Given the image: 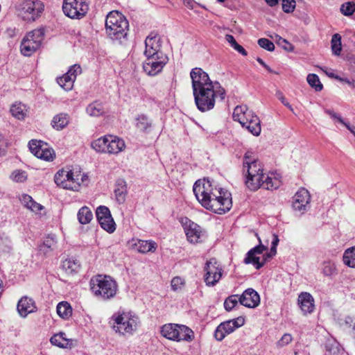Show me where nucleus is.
<instances>
[{"mask_svg": "<svg viewBox=\"0 0 355 355\" xmlns=\"http://www.w3.org/2000/svg\"><path fill=\"white\" fill-rule=\"evenodd\" d=\"M244 318L239 317L234 320H230L223 322H221L216 329L214 331V337L218 340H223L225 337L232 333L237 328L244 324Z\"/></svg>", "mask_w": 355, "mask_h": 355, "instance_id": "4468645a", "label": "nucleus"}, {"mask_svg": "<svg viewBox=\"0 0 355 355\" xmlns=\"http://www.w3.org/2000/svg\"><path fill=\"white\" fill-rule=\"evenodd\" d=\"M258 44L263 49L268 51H272L275 49L274 44L266 38H261L258 40Z\"/></svg>", "mask_w": 355, "mask_h": 355, "instance_id": "603ef678", "label": "nucleus"}, {"mask_svg": "<svg viewBox=\"0 0 355 355\" xmlns=\"http://www.w3.org/2000/svg\"><path fill=\"white\" fill-rule=\"evenodd\" d=\"M239 302L246 307L254 308L260 303L259 295L253 288H248L239 297Z\"/></svg>", "mask_w": 355, "mask_h": 355, "instance_id": "412c9836", "label": "nucleus"}, {"mask_svg": "<svg viewBox=\"0 0 355 355\" xmlns=\"http://www.w3.org/2000/svg\"><path fill=\"white\" fill-rule=\"evenodd\" d=\"M86 112L91 116H100L105 114V109L103 103L96 101L89 104Z\"/></svg>", "mask_w": 355, "mask_h": 355, "instance_id": "c756f323", "label": "nucleus"}, {"mask_svg": "<svg viewBox=\"0 0 355 355\" xmlns=\"http://www.w3.org/2000/svg\"><path fill=\"white\" fill-rule=\"evenodd\" d=\"M225 38L226 40L230 43L231 46L234 48L236 51H238V49H239L240 47L241 46L236 42V40L232 35H226Z\"/></svg>", "mask_w": 355, "mask_h": 355, "instance_id": "680f3d73", "label": "nucleus"}, {"mask_svg": "<svg viewBox=\"0 0 355 355\" xmlns=\"http://www.w3.org/2000/svg\"><path fill=\"white\" fill-rule=\"evenodd\" d=\"M186 220L184 230L188 241L193 243L200 242L203 236L200 227L187 218H186Z\"/></svg>", "mask_w": 355, "mask_h": 355, "instance_id": "aec40b11", "label": "nucleus"}, {"mask_svg": "<svg viewBox=\"0 0 355 355\" xmlns=\"http://www.w3.org/2000/svg\"><path fill=\"white\" fill-rule=\"evenodd\" d=\"M152 121L144 114H140L136 118V127L141 131L146 132L151 127Z\"/></svg>", "mask_w": 355, "mask_h": 355, "instance_id": "ea45409f", "label": "nucleus"}, {"mask_svg": "<svg viewBox=\"0 0 355 355\" xmlns=\"http://www.w3.org/2000/svg\"><path fill=\"white\" fill-rule=\"evenodd\" d=\"M77 217L80 224L86 225L92 220L93 214L89 207L84 206L78 211Z\"/></svg>", "mask_w": 355, "mask_h": 355, "instance_id": "72a5a7b5", "label": "nucleus"}, {"mask_svg": "<svg viewBox=\"0 0 355 355\" xmlns=\"http://www.w3.org/2000/svg\"><path fill=\"white\" fill-rule=\"evenodd\" d=\"M233 119L241 123L254 136H259L261 131V121L257 115L246 105H238L233 112Z\"/></svg>", "mask_w": 355, "mask_h": 355, "instance_id": "39448f33", "label": "nucleus"}, {"mask_svg": "<svg viewBox=\"0 0 355 355\" xmlns=\"http://www.w3.org/2000/svg\"><path fill=\"white\" fill-rule=\"evenodd\" d=\"M67 73L71 76H74L76 79L77 75L81 73V68L80 65L74 64L70 67Z\"/></svg>", "mask_w": 355, "mask_h": 355, "instance_id": "052dcab7", "label": "nucleus"}, {"mask_svg": "<svg viewBox=\"0 0 355 355\" xmlns=\"http://www.w3.org/2000/svg\"><path fill=\"white\" fill-rule=\"evenodd\" d=\"M279 243L278 236L276 234H273V239L272 241L271 246L277 247Z\"/></svg>", "mask_w": 355, "mask_h": 355, "instance_id": "338daca9", "label": "nucleus"}, {"mask_svg": "<svg viewBox=\"0 0 355 355\" xmlns=\"http://www.w3.org/2000/svg\"><path fill=\"white\" fill-rule=\"evenodd\" d=\"M107 135L93 141L91 144L92 148L98 153L107 152Z\"/></svg>", "mask_w": 355, "mask_h": 355, "instance_id": "a19ab883", "label": "nucleus"}, {"mask_svg": "<svg viewBox=\"0 0 355 355\" xmlns=\"http://www.w3.org/2000/svg\"><path fill=\"white\" fill-rule=\"evenodd\" d=\"M90 289L98 298L103 300L113 298L117 292V284L110 276L98 275L89 281Z\"/></svg>", "mask_w": 355, "mask_h": 355, "instance_id": "20e7f679", "label": "nucleus"}, {"mask_svg": "<svg viewBox=\"0 0 355 355\" xmlns=\"http://www.w3.org/2000/svg\"><path fill=\"white\" fill-rule=\"evenodd\" d=\"M265 1L270 7H273L278 4V0H265Z\"/></svg>", "mask_w": 355, "mask_h": 355, "instance_id": "774afa93", "label": "nucleus"}, {"mask_svg": "<svg viewBox=\"0 0 355 355\" xmlns=\"http://www.w3.org/2000/svg\"><path fill=\"white\" fill-rule=\"evenodd\" d=\"M36 306L33 299L26 296L20 299L17 304V311L21 317L25 318L28 314L35 311Z\"/></svg>", "mask_w": 355, "mask_h": 355, "instance_id": "b1692460", "label": "nucleus"}, {"mask_svg": "<svg viewBox=\"0 0 355 355\" xmlns=\"http://www.w3.org/2000/svg\"><path fill=\"white\" fill-rule=\"evenodd\" d=\"M340 81L345 82L347 84H348L349 86H351L352 88H355V80H349L348 78H339Z\"/></svg>", "mask_w": 355, "mask_h": 355, "instance_id": "69168bd1", "label": "nucleus"}, {"mask_svg": "<svg viewBox=\"0 0 355 355\" xmlns=\"http://www.w3.org/2000/svg\"><path fill=\"white\" fill-rule=\"evenodd\" d=\"M168 61L166 54H161L160 57L146 58L143 64L144 71L149 76H155L162 71Z\"/></svg>", "mask_w": 355, "mask_h": 355, "instance_id": "dca6fc26", "label": "nucleus"}, {"mask_svg": "<svg viewBox=\"0 0 355 355\" xmlns=\"http://www.w3.org/2000/svg\"><path fill=\"white\" fill-rule=\"evenodd\" d=\"M69 123V116L67 114H59L52 120V125L57 130H62Z\"/></svg>", "mask_w": 355, "mask_h": 355, "instance_id": "f704fd0d", "label": "nucleus"}, {"mask_svg": "<svg viewBox=\"0 0 355 355\" xmlns=\"http://www.w3.org/2000/svg\"><path fill=\"white\" fill-rule=\"evenodd\" d=\"M114 192L116 202L119 204H123L125 201L127 195V185L125 181L122 179L118 180Z\"/></svg>", "mask_w": 355, "mask_h": 355, "instance_id": "a878e982", "label": "nucleus"}, {"mask_svg": "<svg viewBox=\"0 0 355 355\" xmlns=\"http://www.w3.org/2000/svg\"><path fill=\"white\" fill-rule=\"evenodd\" d=\"M266 249V248L261 244L252 248L247 253L244 263L246 264L252 263L257 269H260L264 265V261L260 262L258 255L261 254Z\"/></svg>", "mask_w": 355, "mask_h": 355, "instance_id": "4be33fe9", "label": "nucleus"}, {"mask_svg": "<svg viewBox=\"0 0 355 355\" xmlns=\"http://www.w3.org/2000/svg\"><path fill=\"white\" fill-rule=\"evenodd\" d=\"M74 81V76H71L67 73L57 79V83L59 85L66 91H69L72 89Z\"/></svg>", "mask_w": 355, "mask_h": 355, "instance_id": "58836bf2", "label": "nucleus"}, {"mask_svg": "<svg viewBox=\"0 0 355 355\" xmlns=\"http://www.w3.org/2000/svg\"><path fill=\"white\" fill-rule=\"evenodd\" d=\"M44 8V3L40 0H24L19 4L20 15L24 20L35 21Z\"/></svg>", "mask_w": 355, "mask_h": 355, "instance_id": "f8f14e48", "label": "nucleus"}, {"mask_svg": "<svg viewBox=\"0 0 355 355\" xmlns=\"http://www.w3.org/2000/svg\"><path fill=\"white\" fill-rule=\"evenodd\" d=\"M306 80L309 85L314 88L316 92H320L322 89L323 86L320 81L319 77L316 74H309Z\"/></svg>", "mask_w": 355, "mask_h": 355, "instance_id": "c03bdc74", "label": "nucleus"}, {"mask_svg": "<svg viewBox=\"0 0 355 355\" xmlns=\"http://www.w3.org/2000/svg\"><path fill=\"white\" fill-rule=\"evenodd\" d=\"M19 200L26 208L33 212L37 213L43 209V207L40 204L36 202L33 198L28 194H22Z\"/></svg>", "mask_w": 355, "mask_h": 355, "instance_id": "cd10ccee", "label": "nucleus"}, {"mask_svg": "<svg viewBox=\"0 0 355 355\" xmlns=\"http://www.w3.org/2000/svg\"><path fill=\"white\" fill-rule=\"evenodd\" d=\"M341 325L344 326L345 328H352V330L355 331V321L351 316H346L343 322H341Z\"/></svg>", "mask_w": 355, "mask_h": 355, "instance_id": "5fc2aeb1", "label": "nucleus"}, {"mask_svg": "<svg viewBox=\"0 0 355 355\" xmlns=\"http://www.w3.org/2000/svg\"><path fill=\"white\" fill-rule=\"evenodd\" d=\"M205 271V282L209 286L216 285L221 279L222 268L214 258L207 261Z\"/></svg>", "mask_w": 355, "mask_h": 355, "instance_id": "ddd939ff", "label": "nucleus"}, {"mask_svg": "<svg viewBox=\"0 0 355 355\" xmlns=\"http://www.w3.org/2000/svg\"><path fill=\"white\" fill-rule=\"evenodd\" d=\"M184 284V281L180 277H175L171 280V288L176 291L182 288V286Z\"/></svg>", "mask_w": 355, "mask_h": 355, "instance_id": "864d4df0", "label": "nucleus"}, {"mask_svg": "<svg viewBox=\"0 0 355 355\" xmlns=\"http://www.w3.org/2000/svg\"><path fill=\"white\" fill-rule=\"evenodd\" d=\"M343 261L345 265L355 268V245L345 250Z\"/></svg>", "mask_w": 355, "mask_h": 355, "instance_id": "c9c22d12", "label": "nucleus"}, {"mask_svg": "<svg viewBox=\"0 0 355 355\" xmlns=\"http://www.w3.org/2000/svg\"><path fill=\"white\" fill-rule=\"evenodd\" d=\"M239 302V296L238 295H232L228 297L224 302L225 309L230 311H231Z\"/></svg>", "mask_w": 355, "mask_h": 355, "instance_id": "09e8293b", "label": "nucleus"}, {"mask_svg": "<svg viewBox=\"0 0 355 355\" xmlns=\"http://www.w3.org/2000/svg\"><path fill=\"white\" fill-rule=\"evenodd\" d=\"M89 10L87 0H64L62 10L66 16L71 19H80Z\"/></svg>", "mask_w": 355, "mask_h": 355, "instance_id": "9b49d317", "label": "nucleus"}, {"mask_svg": "<svg viewBox=\"0 0 355 355\" xmlns=\"http://www.w3.org/2000/svg\"><path fill=\"white\" fill-rule=\"evenodd\" d=\"M62 268L68 274H72L76 272L80 267V263L78 261L73 258L66 259L62 262Z\"/></svg>", "mask_w": 355, "mask_h": 355, "instance_id": "e433bc0d", "label": "nucleus"}, {"mask_svg": "<svg viewBox=\"0 0 355 355\" xmlns=\"http://www.w3.org/2000/svg\"><path fill=\"white\" fill-rule=\"evenodd\" d=\"M276 39H277V42L279 45H281L285 50L291 51L292 50V45L285 39H283L280 36L276 35Z\"/></svg>", "mask_w": 355, "mask_h": 355, "instance_id": "4d7b16f0", "label": "nucleus"}, {"mask_svg": "<svg viewBox=\"0 0 355 355\" xmlns=\"http://www.w3.org/2000/svg\"><path fill=\"white\" fill-rule=\"evenodd\" d=\"M190 76L195 103L200 112L212 110L218 98L221 101L225 99V89L218 82H213L201 68L193 69Z\"/></svg>", "mask_w": 355, "mask_h": 355, "instance_id": "f257e3e1", "label": "nucleus"}, {"mask_svg": "<svg viewBox=\"0 0 355 355\" xmlns=\"http://www.w3.org/2000/svg\"><path fill=\"white\" fill-rule=\"evenodd\" d=\"M331 50L334 55H339L342 51L341 36L335 33L331 40Z\"/></svg>", "mask_w": 355, "mask_h": 355, "instance_id": "37998d69", "label": "nucleus"}, {"mask_svg": "<svg viewBox=\"0 0 355 355\" xmlns=\"http://www.w3.org/2000/svg\"><path fill=\"white\" fill-rule=\"evenodd\" d=\"M326 349L330 355H335L338 351V345L336 342L331 344L330 342L326 344Z\"/></svg>", "mask_w": 355, "mask_h": 355, "instance_id": "bf43d9fd", "label": "nucleus"}, {"mask_svg": "<svg viewBox=\"0 0 355 355\" xmlns=\"http://www.w3.org/2000/svg\"><path fill=\"white\" fill-rule=\"evenodd\" d=\"M293 340V337L290 334H284L281 339L278 341L277 345L279 347H284L289 344Z\"/></svg>", "mask_w": 355, "mask_h": 355, "instance_id": "6e6d98bb", "label": "nucleus"}, {"mask_svg": "<svg viewBox=\"0 0 355 355\" xmlns=\"http://www.w3.org/2000/svg\"><path fill=\"white\" fill-rule=\"evenodd\" d=\"M134 245L136 250L141 253L155 252L157 248L156 243L153 241L137 240Z\"/></svg>", "mask_w": 355, "mask_h": 355, "instance_id": "7c9ffc66", "label": "nucleus"}, {"mask_svg": "<svg viewBox=\"0 0 355 355\" xmlns=\"http://www.w3.org/2000/svg\"><path fill=\"white\" fill-rule=\"evenodd\" d=\"M245 184L251 191H256L260 187L265 189H276L280 187L281 180L275 175H265L263 173H256L253 177H246Z\"/></svg>", "mask_w": 355, "mask_h": 355, "instance_id": "1a4fd4ad", "label": "nucleus"}, {"mask_svg": "<svg viewBox=\"0 0 355 355\" xmlns=\"http://www.w3.org/2000/svg\"><path fill=\"white\" fill-rule=\"evenodd\" d=\"M324 112L335 122H338L344 125L355 137V126L351 125L349 122L345 121L340 114L330 109H325Z\"/></svg>", "mask_w": 355, "mask_h": 355, "instance_id": "c85d7f7f", "label": "nucleus"}, {"mask_svg": "<svg viewBox=\"0 0 355 355\" xmlns=\"http://www.w3.org/2000/svg\"><path fill=\"white\" fill-rule=\"evenodd\" d=\"M56 243L55 236L54 234H49L44 239L43 243L40 245V251L44 254H47L56 247Z\"/></svg>", "mask_w": 355, "mask_h": 355, "instance_id": "473e14b6", "label": "nucleus"}, {"mask_svg": "<svg viewBox=\"0 0 355 355\" xmlns=\"http://www.w3.org/2000/svg\"><path fill=\"white\" fill-rule=\"evenodd\" d=\"M96 215L101 227L109 233L116 230V224L112 217L110 209L105 206H99Z\"/></svg>", "mask_w": 355, "mask_h": 355, "instance_id": "a211bd4d", "label": "nucleus"}, {"mask_svg": "<svg viewBox=\"0 0 355 355\" xmlns=\"http://www.w3.org/2000/svg\"><path fill=\"white\" fill-rule=\"evenodd\" d=\"M282 9L286 13L292 12L295 8V0H282Z\"/></svg>", "mask_w": 355, "mask_h": 355, "instance_id": "3c124183", "label": "nucleus"}, {"mask_svg": "<svg viewBox=\"0 0 355 355\" xmlns=\"http://www.w3.org/2000/svg\"><path fill=\"white\" fill-rule=\"evenodd\" d=\"M107 153L118 154L125 148V144L122 139L113 135H107Z\"/></svg>", "mask_w": 355, "mask_h": 355, "instance_id": "5701e85b", "label": "nucleus"}, {"mask_svg": "<svg viewBox=\"0 0 355 355\" xmlns=\"http://www.w3.org/2000/svg\"><path fill=\"white\" fill-rule=\"evenodd\" d=\"M87 177L81 174L78 169H70L69 167L59 170L54 176L55 184L65 189L77 190L80 184Z\"/></svg>", "mask_w": 355, "mask_h": 355, "instance_id": "423d86ee", "label": "nucleus"}, {"mask_svg": "<svg viewBox=\"0 0 355 355\" xmlns=\"http://www.w3.org/2000/svg\"><path fill=\"white\" fill-rule=\"evenodd\" d=\"M113 329L121 334H132L137 329L139 318L128 312H118L112 317Z\"/></svg>", "mask_w": 355, "mask_h": 355, "instance_id": "0eeeda50", "label": "nucleus"}, {"mask_svg": "<svg viewBox=\"0 0 355 355\" xmlns=\"http://www.w3.org/2000/svg\"><path fill=\"white\" fill-rule=\"evenodd\" d=\"M10 178L15 182H23L27 179V174L24 171L15 170L12 173Z\"/></svg>", "mask_w": 355, "mask_h": 355, "instance_id": "8fccbe9b", "label": "nucleus"}, {"mask_svg": "<svg viewBox=\"0 0 355 355\" xmlns=\"http://www.w3.org/2000/svg\"><path fill=\"white\" fill-rule=\"evenodd\" d=\"M50 342L52 345L61 348L71 347L73 345V340L67 338L66 334L64 332H60L59 334L53 335L51 338Z\"/></svg>", "mask_w": 355, "mask_h": 355, "instance_id": "bb28decb", "label": "nucleus"}, {"mask_svg": "<svg viewBox=\"0 0 355 355\" xmlns=\"http://www.w3.org/2000/svg\"><path fill=\"white\" fill-rule=\"evenodd\" d=\"M161 37L155 33H150L145 40L144 55L146 58L160 57L164 54L161 51Z\"/></svg>", "mask_w": 355, "mask_h": 355, "instance_id": "2eb2a0df", "label": "nucleus"}, {"mask_svg": "<svg viewBox=\"0 0 355 355\" xmlns=\"http://www.w3.org/2000/svg\"><path fill=\"white\" fill-rule=\"evenodd\" d=\"M57 313L63 319H68L72 315V308L67 302H61L57 305Z\"/></svg>", "mask_w": 355, "mask_h": 355, "instance_id": "4c0bfd02", "label": "nucleus"}, {"mask_svg": "<svg viewBox=\"0 0 355 355\" xmlns=\"http://www.w3.org/2000/svg\"><path fill=\"white\" fill-rule=\"evenodd\" d=\"M46 143L42 141H37V140H31L28 143V147L30 149V151L36 157L37 154L41 151V150L43 148V146L45 145Z\"/></svg>", "mask_w": 355, "mask_h": 355, "instance_id": "de8ad7c7", "label": "nucleus"}, {"mask_svg": "<svg viewBox=\"0 0 355 355\" xmlns=\"http://www.w3.org/2000/svg\"><path fill=\"white\" fill-rule=\"evenodd\" d=\"M184 4L189 9H193L196 2L194 0H183Z\"/></svg>", "mask_w": 355, "mask_h": 355, "instance_id": "0e129e2a", "label": "nucleus"}, {"mask_svg": "<svg viewBox=\"0 0 355 355\" xmlns=\"http://www.w3.org/2000/svg\"><path fill=\"white\" fill-rule=\"evenodd\" d=\"M275 95L283 105L287 107L290 110L293 111L291 105L287 101L283 93L280 90H277Z\"/></svg>", "mask_w": 355, "mask_h": 355, "instance_id": "13d9d810", "label": "nucleus"}, {"mask_svg": "<svg viewBox=\"0 0 355 355\" xmlns=\"http://www.w3.org/2000/svg\"><path fill=\"white\" fill-rule=\"evenodd\" d=\"M298 304L304 314L311 313L314 309V300L309 293H302L298 297Z\"/></svg>", "mask_w": 355, "mask_h": 355, "instance_id": "393cba45", "label": "nucleus"}, {"mask_svg": "<svg viewBox=\"0 0 355 355\" xmlns=\"http://www.w3.org/2000/svg\"><path fill=\"white\" fill-rule=\"evenodd\" d=\"M129 23L122 13L116 10L110 12L105 19V30L108 37L119 43L126 40Z\"/></svg>", "mask_w": 355, "mask_h": 355, "instance_id": "7ed1b4c3", "label": "nucleus"}, {"mask_svg": "<svg viewBox=\"0 0 355 355\" xmlns=\"http://www.w3.org/2000/svg\"><path fill=\"white\" fill-rule=\"evenodd\" d=\"M161 334L168 340L177 342H191L194 338V333L190 328L183 324L173 323L164 324L161 327Z\"/></svg>", "mask_w": 355, "mask_h": 355, "instance_id": "6e6552de", "label": "nucleus"}, {"mask_svg": "<svg viewBox=\"0 0 355 355\" xmlns=\"http://www.w3.org/2000/svg\"><path fill=\"white\" fill-rule=\"evenodd\" d=\"M243 168L246 170V177H253L256 173H263V168L254 154L252 151H247L243 157Z\"/></svg>", "mask_w": 355, "mask_h": 355, "instance_id": "6ab92c4d", "label": "nucleus"}, {"mask_svg": "<svg viewBox=\"0 0 355 355\" xmlns=\"http://www.w3.org/2000/svg\"><path fill=\"white\" fill-rule=\"evenodd\" d=\"M277 253V247L271 246L270 252L266 254L264 258V263L268 259L274 257Z\"/></svg>", "mask_w": 355, "mask_h": 355, "instance_id": "e2e57ef3", "label": "nucleus"}, {"mask_svg": "<svg viewBox=\"0 0 355 355\" xmlns=\"http://www.w3.org/2000/svg\"><path fill=\"white\" fill-rule=\"evenodd\" d=\"M340 10L343 15L349 17L355 12V3L353 1L345 2L341 5Z\"/></svg>", "mask_w": 355, "mask_h": 355, "instance_id": "49530a36", "label": "nucleus"}, {"mask_svg": "<svg viewBox=\"0 0 355 355\" xmlns=\"http://www.w3.org/2000/svg\"><path fill=\"white\" fill-rule=\"evenodd\" d=\"M44 36L43 28L35 29L27 33L21 42V53L25 56H31L41 46Z\"/></svg>", "mask_w": 355, "mask_h": 355, "instance_id": "9d476101", "label": "nucleus"}, {"mask_svg": "<svg viewBox=\"0 0 355 355\" xmlns=\"http://www.w3.org/2000/svg\"><path fill=\"white\" fill-rule=\"evenodd\" d=\"M321 270L324 276H331L336 273V268L334 262L327 261L322 263Z\"/></svg>", "mask_w": 355, "mask_h": 355, "instance_id": "a18cd8bd", "label": "nucleus"}, {"mask_svg": "<svg viewBox=\"0 0 355 355\" xmlns=\"http://www.w3.org/2000/svg\"><path fill=\"white\" fill-rule=\"evenodd\" d=\"M36 157L46 161H52L55 157V153L54 150L49 148L47 144H46L43 146V148Z\"/></svg>", "mask_w": 355, "mask_h": 355, "instance_id": "79ce46f5", "label": "nucleus"}, {"mask_svg": "<svg viewBox=\"0 0 355 355\" xmlns=\"http://www.w3.org/2000/svg\"><path fill=\"white\" fill-rule=\"evenodd\" d=\"M311 195L304 188L300 189L293 197L292 206L295 211L302 214L306 211L310 207Z\"/></svg>", "mask_w": 355, "mask_h": 355, "instance_id": "f3484780", "label": "nucleus"}, {"mask_svg": "<svg viewBox=\"0 0 355 355\" xmlns=\"http://www.w3.org/2000/svg\"><path fill=\"white\" fill-rule=\"evenodd\" d=\"M10 111L12 115L19 120L24 119L28 114L26 106L21 103L17 102L11 105Z\"/></svg>", "mask_w": 355, "mask_h": 355, "instance_id": "2f4dec72", "label": "nucleus"}, {"mask_svg": "<svg viewBox=\"0 0 355 355\" xmlns=\"http://www.w3.org/2000/svg\"><path fill=\"white\" fill-rule=\"evenodd\" d=\"M193 191L199 203L214 213L223 214L232 206L231 193L214 185L208 179L197 180L193 184Z\"/></svg>", "mask_w": 355, "mask_h": 355, "instance_id": "f03ea898", "label": "nucleus"}]
</instances>
